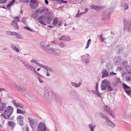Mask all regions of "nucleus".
<instances>
[{
    "label": "nucleus",
    "instance_id": "nucleus-33",
    "mask_svg": "<svg viewBox=\"0 0 131 131\" xmlns=\"http://www.w3.org/2000/svg\"><path fill=\"white\" fill-rule=\"evenodd\" d=\"M30 70L31 71L33 72L34 73H36L39 74L40 76H41V75H40L38 73H37L36 72V71H35V69L34 67L32 66Z\"/></svg>",
    "mask_w": 131,
    "mask_h": 131
},
{
    "label": "nucleus",
    "instance_id": "nucleus-7",
    "mask_svg": "<svg viewBox=\"0 0 131 131\" xmlns=\"http://www.w3.org/2000/svg\"><path fill=\"white\" fill-rule=\"evenodd\" d=\"M123 86L124 89L125 90V92L127 94L129 95L131 98V88L127 86L125 83L123 84Z\"/></svg>",
    "mask_w": 131,
    "mask_h": 131
},
{
    "label": "nucleus",
    "instance_id": "nucleus-46",
    "mask_svg": "<svg viewBox=\"0 0 131 131\" xmlns=\"http://www.w3.org/2000/svg\"><path fill=\"white\" fill-rule=\"evenodd\" d=\"M29 0H20V1L24 3H28L29 2Z\"/></svg>",
    "mask_w": 131,
    "mask_h": 131
},
{
    "label": "nucleus",
    "instance_id": "nucleus-58",
    "mask_svg": "<svg viewBox=\"0 0 131 131\" xmlns=\"http://www.w3.org/2000/svg\"><path fill=\"white\" fill-rule=\"evenodd\" d=\"M110 75H115L116 74V73H114L113 72H112L110 73Z\"/></svg>",
    "mask_w": 131,
    "mask_h": 131
},
{
    "label": "nucleus",
    "instance_id": "nucleus-16",
    "mask_svg": "<svg viewBox=\"0 0 131 131\" xmlns=\"http://www.w3.org/2000/svg\"><path fill=\"white\" fill-rule=\"evenodd\" d=\"M60 40L65 41H69L70 40V38L69 37L66 36H62L59 39Z\"/></svg>",
    "mask_w": 131,
    "mask_h": 131
},
{
    "label": "nucleus",
    "instance_id": "nucleus-23",
    "mask_svg": "<svg viewBox=\"0 0 131 131\" xmlns=\"http://www.w3.org/2000/svg\"><path fill=\"white\" fill-rule=\"evenodd\" d=\"M87 58L85 60V62L86 64H88L90 62V56L88 54H86Z\"/></svg>",
    "mask_w": 131,
    "mask_h": 131
},
{
    "label": "nucleus",
    "instance_id": "nucleus-25",
    "mask_svg": "<svg viewBox=\"0 0 131 131\" xmlns=\"http://www.w3.org/2000/svg\"><path fill=\"white\" fill-rule=\"evenodd\" d=\"M47 129V128L43 123H41V131H46Z\"/></svg>",
    "mask_w": 131,
    "mask_h": 131
},
{
    "label": "nucleus",
    "instance_id": "nucleus-4",
    "mask_svg": "<svg viewBox=\"0 0 131 131\" xmlns=\"http://www.w3.org/2000/svg\"><path fill=\"white\" fill-rule=\"evenodd\" d=\"M48 9L46 7H41V24L46 25V23L42 21L44 19L45 21H46V18H48L47 17L48 14Z\"/></svg>",
    "mask_w": 131,
    "mask_h": 131
},
{
    "label": "nucleus",
    "instance_id": "nucleus-39",
    "mask_svg": "<svg viewBox=\"0 0 131 131\" xmlns=\"http://www.w3.org/2000/svg\"><path fill=\"white\" fill-rule=\"evenodd\" d=\"M91 40L90 39L88 40V41H87V46H86V48H85L86 49H87L89 47V46L90 45V42H91Z\"/></svg>",
    "mask_w": 131,
    "mask_h": 131
},
{
    "label": "nucleus",
    "instance_id": "nucleus-11",
    "mask_svg": "<svg viewBox=\"0 0 131 131\" xmlns=\"http://www.w3.org/2000/svg\"><path fill=\"white\" fill-rule=\"evenodd\" d=\"M30 4L32 8H35L38 6L37 0H30Z\"/></svg>",
    "mask_w": 131,
    "mask_h": 131
},
{
    "label": "nucleus",
    "instance_id": "nucleus-51",
    "mask_svg": "<svg viewBox=\"0 0 131 131\" xmlns=\"http://www.w3.org/2000/svg\"><path fill=\"white\" fill-rule=\"evenodd\" d=\"M102 34H101L100 36L101 39V42H103V41H104V40L105 39L102 36Z\"/></svg>",
    "mask_w": 131,
    "mask_h": 131
},
{
    "label": "nucleus",
    "instance_id": "nucleus-18",
    "mask_svg": "<svg viewBox=\"0 0 131 131\" xmlns=\"http://www.w3.org/2000/svg\"><path fill=\"white\" fill-rule=\"evenodd\" d=\"M71 84L75 88H78L81 86L82 83L81 82H80L78 84H77L75 82H72L71 83Z\"/></svg>",
    "mask_w": 131,
    "mask_h": 131
},
{
    "label": "nucleus",
    "instance_id": "nucleus-43",
    "mask_svg": "<svg viewBox=\"0 0 131 131\" xmlns=\"http://www.w3.org/2000/svg\"><path fill=\"white\" fill-rule=\"evenodd\" d=\"M26 18H22V19L21 20V22L23 23L24 24H25L26 23Z\"/></svg>",
    "mask_w": 131,
    "mask_h": 131
},
{
    "label": "nucleus",
    "instance_id": "nucleus-12",
    "mask_svg": "<svg viewBox=\"0 0 131 131\" xmlns=\"http://www.w3.org/2000/svg\"><path fill=\"white\" fill-rule=\"evenodd\" d=\"M12 102L13 105L16 107L23 108L24 107L23 104L19 103H16V101L14 100H13Z\"/></svg>",
    "mask_w": 131,
    "mask_h": 131
},
{
    "label": "nucleus",
    "instance_id": "nucleus-59",
    "mask_svg": "<svg viewBox=\"0 0 131 131\" xmlns=\"http://www.w3.org/2000/svg\"><path fill=\"white\" fill-rule=\"evenodd\" d=\"M90 91L91 92V93L92 92L93 94H95V93L96 91L93 90H90Z\"/></svg>",
    "mask_w": 131,
    "mask_h": 131
},
{
    "label": "nucleus",
    "instance_id": "nucleus-5",
    "mask_svg": "<svg viewBox=\"0 0 131 131\" xmlns=\"http://www.w3.org/2000/svg\"><path fill=\"white\" fill-rule=\"evenodd\" d=\"M13 108L12 107L9 106L8 107L7 109L5 110L4 112L3 117L7 119L9 117L13 111Z\"/></svg>",
    "mask_w": 131,
    "mask_h": 131
},
{
    "label": "nucleus",
    "instance_id": "nucleus-45",
    "mask_svg": "<svg viewBox=\"0 0 131 131\" xmlns=\"http://www.w3.org/2000/svg\"><path fill=\"white\" fill-rule=\"evenodd\" d=\"M22 110L19 108H17V113L20 114L21 113V112Z\"/></svg>",
    "mask_w": 131,
    "mask_h": 131
},
{
    "label": "nucleus",
    "instance_id": "nucleus-42",
    "mask_svg": "<svg viewBox=\"0 0 131 131\" xmlns=\"http://www.w3.org/2000/svg\"><path fill=\"white\" fill-rule=\"evenodd\" d=\"M37 131H41V122L38 125Z\"/></svg>",
    "mask_w": 131,
    "mask_h": 131
},
{
    "label": "nucleus",
    "instance_id": "nucleus-63",
    "mask_svg": "<svg viewBox=\"0 0 131 131\" xmlns=\"http://www.w3.org/2000/svg\"><path fill=\"white\" fill-rule=\"evenodd\" d=\"M47 71V73L46 74V75L47 76H50V74H49V72H48L47 71Z\"/></svg>",
    "mask_w": 131,
    "mask_h": 131
},
{
    "label": "nucleus",
    "instance_id": "nucleus-31",
    "mask_svg": "<svg viewBox=\"0 0 131 131\" xmlns=\"http://www.w3.org/2000/svg\"><path fill=\"white\" fill-rule=\"evenodd\" d=\"M124 9L125 10H127L129 6L128 4L127 3H124L123 5Z\"/></svg>",
    "mask_w": 131,
    "mask_h": 131
},
{
    "label": "nucleus",
    "instance_id": "nucleus-32",
    "mask_svg": "<svg viewBox=\"0 0 131 131\" xmlns=\"http://www.w3.org/2000/svg\"><path fill=\"white\" fill-rule=\"evenodd\" d=\"M107 89L108 90L110 91H113V88L112 87L110 83V84L107 86Z\"/></svg>",
    "mask_w": 131,
    "mask_h": 131
},
{
    "label": "nucleus",
    "instance_id": "nucleus-9",
    "mask_svg": "<svg viewBox=\"0 0 131 131\" xmlns=\"http://www.w3.org/2000/svg\"><path fill=\"white\" fill-rule=\"evenodd\" d=\"M109 9L103 13L102 16V18L104 20H108L110 18V12H108Z\"/></svg>",
    "mask_w": 131,
    "mask_h": 131
},
{
    "label": "nucleus",
    "instance_id": "nucleus-14",
    "mask_svg": "<svg viewBox=\"0 0 131 131\" xmlns=\"http://www.w3.org/2000/svg\"><path fill=\"white\" fill-rule=\"evenodd\" d=\"M108 76V72L106 69L103 70L102 72V78L107 77Z\"/></svg>",
    "mask_w": 131,
    "mask_h": 131
},
{
    "label": "nucleus",
    "instance_id": "nucleus-62",
    "mask_svg": "<svg viewBox=\"0 0 131 131\" xmlns=\"http://www.w3.org/2000/svg\"><path fill=\"white\" fill-rule=\"evenodd\" d=\"M26 112L25 111H24L22 110L21 113V114H25Z\"/></svg>",
    "mask_w": 131,
    "mask_h": 131
},
{
    "label": "nucleus",
    "instance_id": "nucleus-20",
    "mask_svg": "<svg viewBox=\"0 0 131 131\" xmlns=\"http://www.w3.org/2000/svg\"><path fill=\"white\" fill-rule=\"evenodd\" d=\"M6 106L5 103L0 102V111H3L6 107Z\"/></svg>",
    "mask_w": 131,
    "mask_h": 131
},
{
    "label": "nucleus",
    "instance_id": "nucleus-3",
    "mask_svg": "<svg viewBox=\"0 0 131 131\" xmlns=\"http://www.w3.org/2000/svg\"><path fill=\"white\" fill-rule=\"evenodd\" d=\"M49 46V45H42V46H41V48L44 50L56 56H60V54L59 53V52L60 51L59 50L57 49H53L52 48L49 49L48 48Z\"/></svg>",
    "mask_w": 131,
    "mask_h": 131
},
{
    "label": "nucleus",
    "instance_id": "nucleus-44",
    "mask_svg": "<svg viewBox=\"0 0 131 131\" xmlns=\"http://www.w3.org/2000/svg\"><path fill=\"white\" fill-rule=\"evenodd\" d=\"M50 44L51 45H53V44H56L57 41L56 40H54L53 41H51Z\"/></svg>",
    "mask_w": 131,
    "mask_h": 131
},
{
    "label": "nucleus",
    "instance_id": "nucleus-37",
    "mask_svg": "<svg viewBox=\"0 0 131 131\" xmlns=\"http://www.w3.org/2000/svg\"><path fill=\"white\" fill-rule=\"evenodd\" d=\"M66 45L65 43L63 42H61L60 43V44L59 45V46L61 48H62L63 47V46Z\"/></svg>",
    "mask_w": 131,
    "mask_h": 131
},
{
    "label": "nucleus",
    "instance_id": "nucleus-35",
    "mask_svg": "<svg viewBox=\"0 0 131 131\" xmlns=\"http://www.w3.org/2000/svg\"><path fill=\"white\" fill-rule=\"evenodd\" d=\"M30 62L31 63H34V64H37L39 66H40V64H39L38 63L37 61L36 60H31Z\"/></svg>",
    "mask_w": 131,
    "mask_h": 131
},
{
    "label": "nucleus",
    "instance_id": "nucleus-36",
    "mask_svg": "<svg viewBox=\"0 0 131 131\" xmlns=\"http://www.w3.org/2000/svg\"><path fill=\"white\" fill-rule=\"evenodd\" d=\"M24 29H26L30 31H34L32 29L30 28L29 27L27 26L23 28Z\"/></svg>",
    "mask_w": 131,
    "mask_h": 131
},
{
    "label": "nucleus",
    "instance_id": "nucleus-22",
    "mask_svg": "<svg viewBox=\"0 0 131 131\" xmlns=\"http://www.w3.org/2000/svg\"><path fill=\"white\" fill-rule=\"evenodd\" d=\"M10 47L13 50L16 52H19V49L13 44H12L10 45Z\"/></svg>",
    "mask_w": 131,
    "mask_h": 131
},
{
    "label": "nucleus",
    "instance_id": "nucleus-38",
    "mask_svg": "<svg viewBox=\"0 0 131 131\" xmlns=\"http://www.w3.org/2000/svg\"><path fill=\"white\" fill-rule=\"evenodd\" d=\"M32 66L29 64H27L26 65H25V67L27 69L30 70Z\"/></svg>",
    "mask_w": 131,
    "mask_h": 131
},
{
    "label": "nucleus",
    "instance_id": "nucleus-19",
    "mask_svg": "<svg viewBox=\"0 0 131 131\" xmlns=\"http://www.w3.org/2000/svg\"><path fill=\"white\" fill-rule=\"evenodd\" d=\"M89 127L90 131H95L94 129L96 127V126L95 125L91 123L89 125Z\"/></svg>",
    "mask_w": 131,
    "mask_h": 131
},
{
    "label": "nucleus",
    "instance_id": "nucleus-49",
    "mask_svg": "<svg viewBox=\"0 0 131 131\" xmlns=\"http://www.w3.org/2000/svg\"><path fill=\"white\" fill-rule=\"evenodd\" d=\"M7 2V0H0V4H3Z\"/></svg>",
    "mask_w": 131,
    "mask_h": 131
},
{
    "label": "nucleus",
    "instance_id": "nucleus-24",
    "mask_svg": "<svg viewBox=\"0 0 131 131\" xmlns=\"http://www.w3.org/2000/svg\"><path fill=\"white\" fill-rule=\"evenodd\" d=\"M119 81L120 80L119 79H117L115 80V81L112 82L113 85L114 86H117L118 85Z\"/></svg>",
    "mask_w": 131,
    "mask_h": 131
},
{
    "label": "nucleus",
    "instance_id": "nucleus-50",
    "mask_svg": "<svg viewBox=\"0 0 131 131\" xmlns=\"http://www.w3.org/2000/svg\"><path fill=\"white\" fill-rule=\"evenodd\" d=\"M41 67L47 70L48 67L47 66L41 64Z\"/></svg>",
    "mask_w": 131,
    "mask_h": 131
},
{
    "label": "nucleus",
    "instance_id": "nucleus-17",
    "mask_svg": "<svg viewBox=\"0 0 131 131\" xmlns=\"http://www.w3.org/2000/svg\"><path fill=\"white\" fill-rule=\"evenodd\" d=\"M91 9H94L97 11H99L102 9L101 7H99L97 6H95L94 5H92L90 7Z\"/></svg>",
    "mask_w": 131,
    "mask_h": 131
},
{
    "label": "nucleus",
    "instance_id": "nucleus-61",
    "mask_svg": "<svg viewBox=\"0 0 131 131\" xmlns=\"http://www.w3.org/2000/svg\"><path fill=\"white\" fill-rule=\"evenodd\" d=\"M5 90L3 88H0V92H2L3 91H5Z\"/></svg>",
    "mask_w": 131,
    "mask_h": 131
},
{
    "label": "nucleus",
    "instance_id": "nucleus-64",
    "mask_svg": "<svg viewBox=\"0 0 131 131\" xmlns=\"http://www.w3.org/2000/svg\"><path fill=\"white\" fill-rule=\"evenodd\" d=\"M45 2L47 5L48 4V2L47 0H45Z\"/></svg>",
    "mask_w": 131,
    "mask_h": 131
},
{
    "label": "nucleus",
    "instance_id": "nucleus-28",
    "mask_svg": "<svg viewBox=\"0 0 131 131\" xmlns=\"http://www.w3.org/2000/svg\"><path fill=\"white\" fill-rule=\"evenodd\" d=\"M12 25L14 26V28L16 29H18V28L17 24L15 22L14 20L13 21L12 23Z\"/></svg>",
    "mask_w": 131,
    "mask_h": 131
},
{
    "label": "nucleus",
    "instance_id": "nucleus-41",
    "mask_svg": "<svg viewBox=\"0 0 131 131\" xmlns=\"http://www.w3.org/2000/svg\"><path fill=\"white\" fill-rule=\"evenodd\" d=\"M131 68V67L129 66H126L125 67V69L128 73V71H130Z\"/></svg>",
    "mask_w": 131,
    "mask_h": 131
},
{
    "label": "nucleus",
    "instance_id": "nucleus-27",
    "mask_svg": "<svg viewBox=\"0 0 131 131\" xmlns=\"http://www.w3.org/2000/svg\"><path fill=\"white\" fill-rule=\"evenodd\" d=\"M8 124L10 126H12L13 129L14 128L15 125V124L14 122L10 121L8 122Z\"/></svg>",
    "mask_w": 131,
    "mask_h": 131
},
{
    "label": "nucleus",
    "instance_id": "nucleus-30",
    "mask_svg": "<svg viewBox=\"0 0 131 131\" xmlns=\"http://www.w3.org/2000/svg\"><path fill=\"white\" fill-rule=\"evenodd\" d=\"M15 32L10 31H7L6 32V34L8 36L10 35H14Z\"/></svg>",
    "mask_w": 131,
    "mask_h": 131
},
{
    "label": "nucleus",
    "instance_id": "nucleus-40",
    "mask_svg": "<svg viewBox=\"0 0 131 131\" xmlns=\"http://www.w3.org/2000/svg\"><path fill=\"white\" fill-rule=\"evenodd\" d=\"M84 13H81L80 14H79V10H78V13L76 15V17L78 18L82 14H84Z\"/></svg>",
    "mask_w": 131,
    "mask_h": 131
},
{
    "label": "nucleus",
    "instance_id": "nucleus-52",
    "mask_svg": "<svg viewBox=\"0 0 131 131\" xmlns=\"http://www.w3.org/2000/svg\"><path fill=\"white\" fill-rule=\"evenodd\" d=\"M25 131H29V128L27 125H26L25 127Z\"/></svg>",
    "mask_w": 131,
    "mask_h": 131
},
{
    "label": "nucleus",
    "instance_id": "nucleus-55",
    "mask_svg": "<svg viewBox=\"0 0 131 131\" xmlns=\"http://www.w3.org/2000/svg\"><path fill=\"white\" fill-rule=\"evenodd\" d=\"M117 59H118V60L116 61V62H120L121 60V59L120 57L118 56L117 57Z\"/></svg>",
    "mask_w": 131,
    "mask_h": 131
},
{
    "label": "nucleus",
    "instance_id": "nucleus-54",
    "mask_svg": "<svg viewBox=\"0 0 131 131\" xmlns=\"http://www.w3.org/2000/svg\"><path fill=\"white\" fill-rule=\"evenodd\" d=\"M38 22L41 24V17H39L37 19Z\"/></svg>",
    "mask_w": 131,
    "mask_h": 131
},
{
    "label": "nucleus",
    "instance_id": "nucleus-1",
    "mask_svg": "<svg viewBox=\"0 0 131 131\" xmlns=\"http://www.w3.org/2000/svg\"><path fill=\"white\" fill-rule=\"evenodd\" d=\"M43 92V97L46 99L48 102H50V100L53 98L55 100H57L59 98L58 95L56 94H53L49 87L46 86L42 88Z\"/></svg>",
    "mask_w": 131,
    "mask_h": 131
},
{
    "label": "nucleus",
    "instance_id": "nucleus-2",
    "mask_svg": "<svg viewBox=\"0 0 131 131\" xmlns=\"http://www.w3.org/2000/svg\"><path fill=\"white\" fill-rule=\"evenodd\" d=\"M46 22L48 24H50L53 21L52 24L55 27H59L62 25V21L61 19H58L57 17L54 18L52 16L49 17L48 18H46Z\"/></svg>",
    "mask_w": 131,
    "mask_h": 131
},
{
    "label": "nucleus",
    "instance_id": "nucleus-57",
    "mask_svg": "<svg viewBox=\"0 0 131 131\" xmlns=\"http://www.w3.org/2000/svg\"><path fill=\"white\" fill-rule=\"evenodd\" d=\"M128 63V62L126 61H124L122 63V65L125 66V65L126 64Z\"/></svg>",
    "mask_w": 131,
    "mask_h": 131
},
{
    "label": "nucleus",
    "instance_id": "nucleus-53",
    "mask_svg": "<svg viewBox=\"0 0 131 131\" xmlns=\"http://www.w3.org/2000/svg\"><path fill=\"white\" fill-rule=\"evenodd\" d=\"M19 17H15L14 18V19H15L17 21V22H19L20 21V20L19 19Z\"/></svg>",
    "mask_w": 131,
    "mask_h": 131
},
{
    "label": "nucleus",
    "instance_id": "nucleus-6",
    "mask_svg": "<svg viewBox=\"0 0 131 131\" xmlns=\"http://www.w3.org/2000/svg\"><path fill=\"white\" fill-rule=\"evenodd\" d=\"M110 82L108 81L107 79H105L102 81L101 83V89L102 90H105L109 85Z\"/></svg>",
    "mask_w": 131,
    "mask_h": 131
},
{
    "label": "nucleus",
    "instance_id": "nucleus-26",
    "mask_svg": "<svg viewBox=\"0 0 131 131\" xmlns=\"http://www.w3.org/2000/svg\"><path fill=\"white\" fill-rule=\"evenodd\" d=\"M28 119L29 121L30 125L32 127V125H33L34 123V121L30 117H28Z\"/></svg>",
    "mask_w": 131,
    "mask_h": 131
},
{
    "label": "nucleus",
    "instance_id": "nucleus-8",
    "mask_svg": "<svg viewBox=\"0 0 131 131\" xmlns=\"http://www.w3.org/2000/svg\"><path fill=\"white\" fill-rule=\"evenodd\" d=\"M124 25V30H126L129 31L130 28L131 24L130 23L129 21H128L125 20H124L123 21Z\"/></svg>",
    "mask_w": 131,
    "mask_h": 131
},
{
    "label": "nucleus",
    "instance_id": "nucleus-29",
    "mask_svg": "<svg viewBox=\"0 0 131 131\" xmlns=\"http://www.w3.org/2000/svg\"><path fill=\"white\" fill-rule=\"evenodd\" d=\"M99 114L101 116V117L105 120L106 121L108 118H107L105 115L102 112H100Z\"/></svg>",
    "mask_w": 131,
    "mask_h": 131
},
{
    "label": "nucleus",
    "instance_id": "nucleus-56",
    "mask_svg": "<svg viewBox=\"0 0 131 131\" xmlns=\"http://www.w3.org/2000/svg\"><path fill=\"white\" fill-rule=\"evenodd\" d=\"M15 2V0H13L10 1L9 3L11 5H12Z\"/></svg>",
    "mask_w": 131,
    "mask_h": 131
},
{
    "label": "nucleus",
    "instance_id": "nucleus-34",
    "mask_svg": "<svg viewBox=\"0 0 131 131\" xmlns=\"http://www.w3.org/2000/svg\"><path fill=\"white\" fill-rule=\"evenodd\" d=\"M14 35L16 36L17 38L21 39V35L18 33L15 32V34H14Z\"/></svg>",
    "mask_w": 131,
    "mask_h": 131
},
{
    "label": "nucleus",
    "instance_id": "nucleus-21",
    "mask_svg": "<svg viewBox=\"0 0 131 131\" xmlns=\"http://www.w3.org/2000/svg\"><path fill=\"white\" fill-rule=\"evenodd\" d=\"M16 90L20 92H24L26 90L24 88H21L18 86L16 85H15V86Z\"/></svg>",
    "mask_w": 131,
    "mask_h": 131
},
{
    "label": "nucleus",
    "instance_id": "nucleus-60",
    "mask_svg": "<svg viewBox=\"0 0 131 131\" xmlns=\"http://www.w3.org/2000/svg\"><path fill=\"white\" fill-rule=\"evenodd\" d=\"M42 40L44 41L46 40L47 37L46 36H44L42 37Z\"/></svg>",
    "mask_w": 131,
    "mask_h": 131
},
{
    "label": "nucleus",
    "instance_id": "nucleus-48",
    "mask_svg": "<svg viewBox=\"0 0 131 131\" xmlns=\"http://www.w3.org/2000/svg\"><path fill=\"white\" fill-rule=\"evenodd\" d=\"M46 71H49L52 72H53V70L51 68H48Z\"/></svg>",
    "mask_w": 131,
    "mask_h": 131
},
{
    "label": "nucleus",
    "instance_id": "nucleus-10",
    "mask_svg": "<svg viewBox=\"0 0 131 131\" xmlns=\"http://www.w3.org/2000/svg\"><path fill=\"white\" fill-rule=\"evenodd\" d=\"M24 117L22 115H19L17 117L16 119L18 123L21 126H23L24 124L23 119Z\"/></svg>",
    "mask_w": 131,
    "mask_h": 131
},
{
    "label": "nucleus",
    "instance_id": "nucleus-13",
    "mask_svg": "<svg viewBox=\"0 0 131 131\" xmlns=\"http://www.w3.org/2000/svg\"><path fill=\"white\" fill-rule=\"evenodd\" d=\"M103 107L104 110L110 115H111L112 111L109 107L107 105H104Z\"/></svg>",
    "mask_w": 131,
    "mask_h": 131
},
{
    "label": "nucleus",
    "instance_id": "nucleus-15",
    "mask_svg": "<svg viewBox=\"0 0 131 131\" xmlns=\"http://www.w3.org/2000/svg\"><path fill=\"white\" fill-rule=\"evenodd\" d=\"M105 122L107 125L112 128H113L115 126V124L112 121H110L108 119H107L106 121Z\"/></svg>",
    "mask_w": 131,
    "mask_h": 131
},
{
    "label": "nucleus",
    "instance_id": "nucleus-47",
    "mask_svg": "<svg viewBox=\"0 0 131 131\" xmlns=\"http://www.w3.org/2000/svg\"><path fill=\"white\" fill-rule=\"evenodd\" d=\"M98 90H96L95 94L98 96H100Z\"/></svg>",
    "mask_w": 131,
    "mask_h": 131
}]
</instances>
